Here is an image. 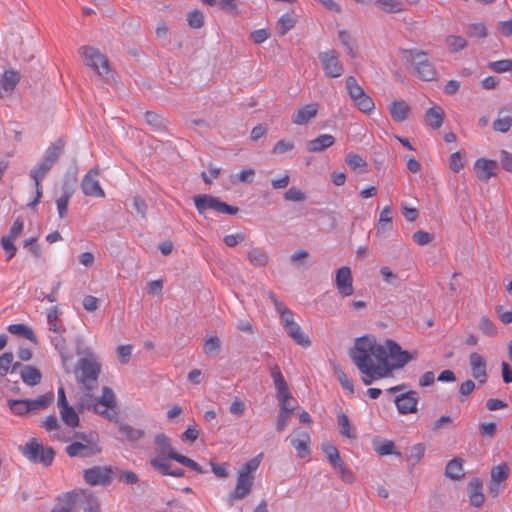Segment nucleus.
Here are the masks:
<instances>
[{
    "mask_svg": "<svg viewBox=\"0 0 512 512\" xmlns=\"http://www.w3.org/2000/svg\"><path fill=\"white\" fill-rule=\"evenodd\" d=\"M133 347L129 344L119 345L116 348V354L121 364H128L132 355Z\"/></svg>",
    "mask_w": 512,
    "mask_h": 512,
    "instance_id": "603ef678",
    "label": "nucleus"
},
{
    "mask_svg": "<svg viewBox=\"0 0 512 512\" xmlns=\"http://www.w3.org/2000/svg\"><path fill=\"white\" fill-rule=\"evenodd\" d=\"M335 144V137L331 134H321L307 142L306 148L310 153H319Z\"/></svg>",
    "mask_w": 512,
    "mask_h": 512,
    "instance_id": "393cba45",
    "label": "nucleus"
},
{
    "mask_svg": "<svg viewBox=\"0 0 512 512\" xmlns=\"http://www.w3.org/2000/svg\"><path fill=\"white\" fill-rule=\"evenodd\" d=\"M375 4L385 13H400L404 11V5L397 0H377Z\"/></svg>",
    "mask_w": 512,
    "mask_h": 512,
    "instance_id": "ea45409f",
    "label": "nucleus"
},
{
    "mask_svg": "<svg viewBox=\"0 0 512 512\" xmlns=\"http://www.w3.org/2000/svg\"><path fill=\"white\" fill-rule=\"evenodd\" d=\"M7 330L13 335L20 336L30 340L33 343H37V338L33 330L25 324H11L7 327Z\"/></svg>",
    "mask_w": 512,
    "mask_h": 512,
    "instance_id": "473e14b6",
    "label": "nucleus"
},
{
    "mask_svg": "<svg viewBox=\"0 0 512 512\" xmlns=\"http://www.w3.org/2000/svg\"><path fill=\"white\" fill-rule=\"evenodd\" d=\"M424 454L425 445L422 443H417L411 447L408 460L411 461L413 465H415L424 457Z\"/></svg>",
    "mask_w": 512,
    "mask_h": 512,
    "instance_id": "13d9d810",
    "label": "nucleus"
},
{
    "mask_svg": "<svg viewBox=\"0 0 512 512\" xmlns=\"http://www.w3.org/2000/svg\"><path fill=\"white\" fill-rule=\"evenodd\" d=\"M509 474L510 468L507 463H500L491 469L488 489L493 497H497L503 491Z\"/></svg>",
    "mask_w": 512,
    "mask_h": 512,
    "instance_id": "2eb2a0df",
    "label": "nucleus"
},
{
    "mask_svg": "<svg viewBox=\"0 0 512 512\" xmlns=\"http://www.w3.org/2000/svg\"><path fill=\"white\" fill-rule=\"evenodd\" d=\"M270 373H271V377L273 379L275 388H281V387L287 386V382L284 379L278 365H274L273 367H271Z\"/></svg>",
    "mask_w": 512,
    "mask_h": 512,
    "instance_id": "69168bd1",
    "label": "nucleus"
},
{
    "mask_svg": "<svg viewBox=\"0 0 512 512\" xmlns=\"http://www.w3.org/2000/svg\"><path fill=\"white\" fill-rule=\"evenodd\" d=\"M154 444L159 456L175 460L199 474L205 473V470L197 462L187 456L175 452L172 448L170 438L164 433H159L155 436Z\"/></svg>",
    "mask_w": 512,
    "mask_h": 512,
    "instance_id": "0eeeda50",
    "label": "nucleus"
},
{
    "mask_svg": "<svg viewBox=\"0 0 512 512\" xmlns=\"http://www.w3.org/2000/svg\"><path fill=\"white\" fill-rule=\"evenodd\" d=\"M446 44L451 52H458L467 46L466 40L457 35H450L446 38Z\"/></svg>",
    "mask_w": 512,
    "mask_h": 512,
    "instance_id": "8fccbe9b",
    "label": "nucleus"
},
{
    "mask_svg": "<svg viewBox=\"0 0 512 512\" xmlns=\"http://www.w3.org/2000/svg\"><path fill=\"white\" fill-rule=\"evenodd\" d=\"M78 54L83 63L92 69L99 76L107 75L110 72L109 61L107 57L97 48L84 45L78 49Z\"/></svg>",
    "mask_w": 512,
    "mask_h": 512,
    "instance_id": "1a4fd4ad",
    "label": "nucleus"
},
{
    "mask_svg": "<svg viewBox=\"0 0 512 512\" xmlns=\"http://www.w3.org/2000/svg\"><path fill=\"white\" fill-rule=\"evenodd\" d=\"M348 95L354 106L364 114H372L375 109L373 99L364 91L353 76H348L345 81Z\"/></svg>",
    "mask_w": 512,
    "mask_h": 512,
    "instance_id": "6e6552de",
    "label": "nucleus"
},
{
    "mask_svg": "<svg viewBox=\"0 0 512 512\" xmlns=\"http://www.w3.org/2000/svg\"><path fill=\"white\" fill-rule=\"evenodd\" d=\"M489 67L497 73L508 72L512 70V60L504 59L494 61L489 64Z\"/></svg>",
    "mask_w": 512,
    "mask_h": 512,
    "instance_id": "e2e57ef3",
    "label": "nucleus"
},
{
    "mask_svg": "<svg viewBox=\"0 0 512 512\" xmlns=\"http://www.w3.org/2000/svg\"><path fill=\"white\" fill-rule=\"evenodd\" d=\"M187 21L191 28L199 29L204 24V16L201 11L193 10L187 15Z\"/></svg>",
    "mask_w": 512,
    "mask_h": 512,
    "instance_id": "6e6d98bb",
    "label": "nucleus"
},
{
    "mask_svg": "<svg viewBox=\"0 0 512 512\" xmlns=\"http://www.w3.org/2000/svg\"><path fill=\"white\" fill-rule=\"evenodd\" d=\"M394 402L400 414H412L417 412L418 394L416 391H408L396 396Z\"/></svg>",
    "mask_w": 512,
    "mask_h": 512,
    "instance_id": "412c9836",
    "label": "nucleus"
},
{
    "mask_svg": "<svg viewBox=\"0 0 512 512\" xmlns=\"http://www.w3.org/2000/svg\"><path fill=\"white\" fill-rule=\"evenodd\" d=\"M64 147L65 141L61 138L57 139L46 149L43 158L31 169L30 177L34 182L36 195L29 206L35 207L40 202L43 195L41 182L60 157Z\"/></svg>",
    "mask_w": 512,
    "mask_h": 512,
    "instance_id": "f03ea898",
    "label": "nucleus"
},
{
    "mask_svg": "<svg viewBox=\"0 0 512 512\" xmlns=\"http://www.w3.org/2000/svg\"><path fill=\"white\" fill-rule=\"evenodd\" d=\"M319 108L318 103H309L299 107L291 116L292 123L299 126L309 123L317 116Z\"/></svg>",
    "mask_w": 512,
    "mask_h": 512,
    "instance_id": "4be33fe9",
    "label": "nucleus"
},
{
    "mask_svg": "<svg viewBox=\"0 0 512 512\" xmlns=\"http://www.w3.org/2000/svg\"><path fill=\"white\" fill-rule=\"evenodd\" d=\"M70 200L69 194H64L56 201L57 210L60 218H65L68 213V204Z\"/></svg>",
    "mask_w": 512,
    "mask_h": 512,
    "instance_id": "0e129e2a",
    "label": "nucleus"
},
{
    "mask_svg": "<svg viewBox=\"0 0 512 512\" xmlns=\"http://www.w3.org/2000/svg\"><path fill=\"white\" fill-rule=\"evenodd\" d=\"M353 363L361 372V380L365 385L373 381L393 376L395 370L403 368L417 358V352L410 353L393 341L377 343L373 336L357 338L349 353Z\"/></svg>",
    "mask_w": 512,
    "mask_h": 512,
    "instance_id": "f257e3e1",
    "label": "nucleus"
},
{
    "mask_svg": "<svg viewBox=\"0 0 512 512\" xmlns=\"http://www.w3.org/2000/svg\"><path fill=\"white\" fill-rule=\"evenodd\" d=\"M497 162L494 160L479 158L474 163V171L477 178L482 182H487L496 175Z\"/></svg>",
    "mask_w": 512,
    "mask_h": 512,
    "instance_id": "5701e85b",
    "label": "nucleus"
},
{
    "mask_svg": "<svg viewBox=\"0 0 512 512\" xmlns=\"http://www.w3.org/2000/svg\"><path fill=\"white\" fill-rule=\"evenodd\" d=\"M335 285L342 297H349L353 294V278L350 267L342 266L336 271Z\"/></svg>",
    "mask_w": 512,
    "mask_h": 512,
    "instance_id": "a211bd4d",
    "label": "nucleus"
},
{
    "mask_svg": "<svg viewBox=\"0 0 512 512\" xmlns=\"http://www.w3.org/2000/svg\"><path fill=\"white\" fill-rule=\"evenodd\" d=\"M99 169H90L82 179L81 189L82 192L89 197L104 198L105 191L102 189L98 180Z\"/></svg>",
    "mask_w": 512,
    "mask_h": 512,
    "instance_id": "dca6fc26",
    "label": "nucleus"
},
{
    "mask_svg": "<svg viewBox=\"0 0 512 512\" xmlns=\"http://www.w3.org/2000/svg\"><path fill=\"white\" fill-rule=\"evenodd\" d=\"M338 425L340 427V433L347 438H355V434L352 431L350 421L346 414L340 413L338 415Z\"/></svg>",
    "mask_w": 512,
    "mask_h": 512,
    "instance_id": "09e8293b",
    "label": "nucleus"
},
{
    "mask_svg": "<svg viewBox=\"0 0 512 512\" xmlns=\"http://www.w3.org/2000/svg\"><path fill=\"white\" fill-rule=\"evenodd\" d=\"M11 411L16 415H23L30 412L28 400H12L9 402Z\"/></svg>",
    "mask_w": 512,
    "mask_h": 512,
    "instance_id": "4d7b16f0",
    "label": "nucleus"
},
{
    "mask_svg": "<svg viewBox=\"0 0 512 512\" xmlns=\"http://www.w3.org/2000/svg\"><path fill=\"white\" fill-rule=\"evenodd\" d=\"M374 450L380 456L401 454L395 450V444L391 440H383L374 444Z\"/></svg>",
    "mask_w": 512,
    "mask_h": 512,
    "instance_id": "a19ab883",
    "label": "nucleus"
},
{
    "mask_svg": "<svg viewBox=\"0 0 512 512\" xmlns=\"http://www.w3.org/2000/svg\"><path fill=\"white\" fill-rule=\"evenodd\" d=\"M82 505L83 512H101L100 503L95 495L85 489V494L81 495L80 504Z\"/></svg>",
    "mask_w": 512,
    "mask_h": 512,
    "instance_id": "72a5a7b5",
    "label": "nucleus"
},
{
    "mask_svg": "<svg viewBox=\"0 0 512 512\" xmlns=\"http://www.w3.org/2000/svg\"><path fill=\"white\" fill-rule=\"evenodd\" d=\"M469 366L472 377L478 381L479 384L486 383L488 379L487 361L484 356L478 352H472L469 355Z\"/></svg>",
    "mask_w": 512,
    "mask_h": 512,
    "instance_id": "aec40b11",
    "label": "nucleus"
},
{
    "mask_svg": "<svg viewBox=\"0 0 512 512\" xmlns=\"http://www.w3.org/2000/svg\"><path fill=\"white\" fill-rule=\"evenodd\" d=\"M290 444L294 447L299 458H306L310 456L311 439L309 433L305 431L295 432V436L291 437Z\"/></svg>",
    "mask_w": 512,
    "mask_h": 512,
    "instance_id": "b1692460",
    "label": "nucleus"
},
{
    "mask_svg": "<svg viewBox=\"0 0 512 512\" xmlns=\"http://www.w3.org/2000/svg\"><path fill=\"white\" fill-rule=\"evenodd\" d=\"M346 163L352 170L361 169L364 171L367 166V163L365 162V160L361 156H359L358 154H355V153H349L347 155Z\"/></svg>",
    "mask_w": 512,
    "mask_h": 512,
    "instance_id": "5fc2aeb1",
    "label": "nucleus"
},
{
    "mask_svg": "<svg viewBox=\"0 0 512 512\" xmlns=\"http://www.w3.org/2000/svg\"><path fill=\"white\" fill-rule=\"evenodd\" d=\"M101 365L93 355L78 360L75 368V377L81 388L91 392L98 386V377Z\"/></svg>",
    "mask_w": 512,
    "mask_h": 512,
    "instance_id": "39448f33",
    "label": "nucleus"
},
{
    "mask_svg": "<svg viewBox=\"0 0 512 512\" xmlns=\"http://www.w3.org/2000/svg\"><path fill=\"white\" fill-rule=\"evenodd\" d=\"M221 349V341L217 336H210L203 344V351L206 355H216Z\"/></svg>",
    "mask_w": 512,
    "mask_h": 512,
    "instance_id": "37998d69",
    "label": "nucleus"
},
{
    "mask_svg": "<svg viewBox=\"0 0 512 512\" xmlns=\"http://www.w3.org/2000/svg\"><path fill=\"white\" fill-rule=\"evenodd\" d=\"M20 81V74L16 70H5L0 80L1 88L8 93H11Z\"/></svg>",
    "mask_w": 512,
    "mask_h": 512,
    "instance_id": "c756f323",
    "label": "nucleus"
},
{
    "mask_svg": "<svg viewBox=\"0 0 512 512\" xmlns=\"http://www.w3.org/2000/svg\"><path fill=\"white\" fill-rule=\"evenodd\" d=\"M295 26V20L290 14L282 15L277 21V31L280 36L285 35Z\"/></svg>",
    "mask_w": 512,
    "mask_h": 512,
    "instance_id": "c03bdc74",
    "label": "nucleus"
},
{
    "mask_svg": "<svg viewBox=\"0 0 512 512\" xmlns=\"http://www.w3.org/2000/svg\"><path fill=\"white\" fill-rule=\"evenodd\" d=\"M334 371H335L337 380L339 381V383L341 384L343 389L347 390L351 395H353L354 394L353 381L339 367H336Z\"/></svg>",
    "mask_w": 512,
    "mask_h": 512,
    "instance_id": "3c124183",
    "label": "nucleus"
},
{
    "mask_svg": "<svg viewBox=\"0 0 512 512\" xmlns=\"http://www.w3.org/2000/svg\"><path fill=\"white\" fill-rule=\"evenodd\" d=\"M263 458V453L242 464L236 472V483L228 495V501L232 505L235 501L246 498L253 489L255 474Z\"/></svg>",
    "mask_w": 512,
    "mask_h": 512,
    "instance_id": "7ed1b4c3",
    "label": "nucleus"
},
{
    "mask_svg": "<svg viewBox=\"0 0 512 512\" xmlns=\"http://www.w3.org/2000/svg\"><path fill=\"white\" fill-rule=\"evenodd\" d=\"M287 334L302 347H308L310 345L309 338L302 332L300 326L295 322L291 326L285 328Z\"/></svg>",
    "mask_w": 512,
    "mask_h": 512,
    "instance_id": "f704fd0d",
    "label": "nucleus"
},
{
    "mask_svg": "<svg viewBox=\"0 0 512 512\" xmlns=\"http://www.w3.org/2000/svg\"><path fill=\"white\" fill-rule=\"evenodd\" d=\"M14 355L11 352L3 353L0 356V376H6L11 368H15L17 364L13 363Z\"/></svg>",
    "mask_w": 512,
    "mask_h": 512,
    "instance_id": "49530a36",
    "label": "nucleus"
},
{
    "mask_svg": "<svg viewBox=\"0 0 512 512\" xmlns=\"http://www.w3.org/2000/svg\"><path fill=\"white\" fill-rule=\"evenodd\" d=\"M443 120L444 111L439 106H433L429 108L424 115V121L426 125L433 129H439L443 124Z\"/></svg>",
    "mask_w": 512,
    "mask_h": 512,
    "instance_id": "cd10ccee",
    "label": "nucleus"
},
{
    "mask_svg": "<svg viewBox=\"0 0 512 512\" xmlns=\"http://www.w3.org/2000/svg\"><path fill=\"white\" fill-rule=\"evenodd\" d=\"M401 57L412 64L413 73L421 80L432 81L435 79L436 71L426 52L416 49H403L401 50Z\"/></svg>",
    "mask_w": 512,
    "mask_h": 512,
    "instance_id": "423d86ee",
    "label": "nucleus"
},
{
    "mask_svg": "<svg viewBox=\"0 0 512 512\" xmlns=\"http://www.w3.org/2000/svg\"><path fill=\"white\" fill-rule=\"evenodd\" d=\"M40 371L33 366H25L21 370V378L29 386L37 385L41 381Z\"/></svg>",
    "mask_w": 512,
    "mask_h": 512,
    "instance_id": "c9c22d12",
    "label": "nucleus"
},
{
    "mask_svg": "<svg viewBox=\"0 0 512 512\" xmlns=\"http://www.w3.org/2000/svg\"><path fill=\"white\" fill-rule=\"evenodd\" d=\"M469 500L475 507H481L484 503L483 485L479 478H473L468 485Z\"/></svg>",
    "mask_w": 512,
    "mask_h": 512,
    "instance_id": "bb28decb",
    "label": "nucleus"
},
{
    "mask_svg": "<svg viewBox=\"0 0 512 512\" xmlns=\"http://www.w3.org/2000/svg\"><path fill=\"white\" fill-rule=\"evenodd\" d=\"M467 33L470 37L484 38L487 36V30L483 23H474L468 25Z\"/></svg>",
    "mask_w": 512,
    "mask_h": 512,
    "instance_id": "680f3d73",
    "label": "nucleus"
},
{
    "mask_svg": "<svg viewBox=\"0 0 512 512\" xmlns=\"http://www.w3.org/2000/svg\"><path fill=\"white\" fill-rule=\"evenodd\" d=\"M85 494V489H74L58 495L56 505L63 512H75L76 507L80 504L81 495Z\"/></svg>",
    "mask_w": 512,
    "mask_h": 512,
    "instance_id": "6ab92c4d",
    "label": "nucleus"
},
{
    "mask_svg": "<svg viewBox=\"0 0 512 512\" xmlns=\"http://www.w3.org/2000/svg\"><path fill=\"white\" fill-rule=\"evenodd\" d=\"M54 401V394L53 392H48L46 394H43L39 396L37 399L34 400H28L30 411H39L42 409L47 408L49 405H51Z\"/></svg>",
    "mask_w": 512,
    "mask_h": 512,
    "instance_id": "e433bc0d",
    "label": "nucleus"
},
{
    "mask_svg": "<svg viewBox=\"0 0 512 512\" xmlns=\"http://www.w3.org/2000/svg\"><path fill=\"white\" fill-rule=\"evenodd\" d=\"M322 451L325 454V456L327 457L331 466L334 468L336 473L339 475V477L343 481H345L347 483H351L353 481V474L351 473V471L346 467V465L342 461L339 451L336 448V446H334L331 443H324L322 445Z\"/></svg>",
    "mask_w": 512,
    "mask_h": 512,
    "instance_id": "ddd939ff",
    "label": "nucleus"
},
{
    "mask_svg": "<svg viewBox=\"0 0 512 512\" xmlns=\"http://www.w3.org/2000/svg\"><path fill=\"white\" fill-rule=\"evenodd\" d=\"M112 466H93L83 470V479L90 486H109L113 481Z\"/></svg>",
    "mask_w": 512,
    "mask_h": 512,
    "instance_id": "9b49d317",
    "label": "nucleus"
},
{
    "mask_svg": "<svg viewBox=\"0 0 512 512\" xmlns=\"http://www.w3.org/2000/svg\"><path fill=\"white\" fill-rule=\"evenodd\" d=\"M284 199L292 202H302L306 199V195L299 188L291 187L285 192Z\"/></svg>",
    "mask_w": 512,
    "mask_h": 512,
    "instance_id": "052dcab7",
    "label": "nucleus"
},
{
    "mask_svg": "<svg viewBox=\"0 0 512 512\" xmlns=\"http://www.w3.org/2000/svg\"><path fill=\"white\" fill-rule=\"evenodd\" d=\"M80 406L108 420H114L118 415L116 395L114 391L107 386L102 388L101 396L98 398L93 399L90 396V392H87L85 397L81 399Z\"/></svg>",
    "mask_w": 512,
    "mask_h": 512,
    "instance_id": "20e7f679",
    "label": "nucleus"
},
{
    "mask_svg": "<svg viewBox=\"0 0 512 512\" xmlns=\"http://www.w3.org/2000/svg\"><path fill=\"white\" fill-rule=\"evenodd\" d=\"M62 421L65 425L76 428L79 425V416L75 409L71 406L64 405L58 408Z\"/></svg>",
    "mask_w": 512,
    "mask_h": 512,
    "instance_id": "2f4dec72",
    "label": "nucleus"
},
{
    "mask_svg": "<svg viewBox=\"0 0 512 512\" xmlns=\"http://www.w3.org/2000/svg\"><path fill=\"white\" fill-rule=\"evenodd\" d=\"M318 58L326 77L338 78L343 74L344 67L336 50L331 49L321 52L319 53Z\"/></svg>",
    "mask_w": 512,
    "mask_h": 512,
    "instance_id": "4468645a",
    "label": "nucleus"
},
{
    "mask_svg": "<svg viewBox=\"0 0 512 512\" xmlns=\"http://www.w3.org/2000/svg\"><path fill=\"white\" fill-rule=\"evenodd\" d=\"M445 475L452 480H459L464 476L463 460L454 458L445 467Z\"/></svg>",
    "mask_w": 512,
    "mask_h": 512,
    "instance_id": "7c9ffc66",
    "label": "nucleus"
},
{
    "mask_svg": "<svg viewBox=\"0 0 512 512\" xmlns=\"http://www.w3.org/2000/svg\"><path fill=\"white\" fill-rule=\"evenodd\" d=\"M339 40L341 44L345 47L346 52L351 56H356L355 43L348 31L341 30L339 32Z\"/></svg>",
    "mask_w": 512,
    "mask_h": 512,
    "instance_id": "a18cd8bd",
    "label": "nucleus"
},
{
    "mask_svg": "<svg viewBox=\"0 0 512 512\" xmlns=\"http://www.w3.org/2000/svg\"><path fill=\"white\" fill-rule=\"evenodd\" d=\"M412 238L413 241L420 246L427 245L432 241V235L422 230L413 233Z\"/></svg>",
    "mask_w": 512,
    "mask_h": 512,
    "instance_id": "774afa93",
    "label": "nucleus"
},
{
    "mask_svg": "<svg viewBox=\"0 0 512 512\" xmlns=\"http://www.w3.org/2000/svg\"><path fill=\"white\" fill-rule=\"evenodd\" d=\"M392 219V208L390 206H385L379 216L378 229L383 232L390 230L392 226Z\"/></svg>",
    "mask_w": 512,
    "mask_h": 512,
    "instance_id": "79ce46f5",
    "label": "nucleus"
},
{
    "mask_svg": "<svg viewBox=\"0 0 512 512\" xmlns=\"http://www.w3.org/2000/svg\"><path fill=\"white\" fill-rule=\"evenodd\" d=\"M389 112L395 122L401 123L407 119L410 106L404 100H394L389 105Z\"/></svg>",
    "mask_w": 512,
    "mask_h": 512,
    "instance_id": "a878e982",
    "label": "nucleus"
},
{
    "mask_svg": "<svg viewBox=\"0 0 512 512\" xmlns=\"http://www.w3.org/2000/svg\"><path fill=\"white\" fill-rule=\"evenodd\" d=\"M269 297L273 302L276 311L280 314L284 328L294 324L295 321L292 311L288 309L282 302H280L272 292L269 293Z\"/></svg>",
    "mask_w": 512,
    "mask_h": 512,
    "instance_id": "c85d7f7f",
    "label": "nucleus"
},
{
    "mask_svg": "<svg viewBox=\"0 0 512 512\" xmlns=\"http://www.w3.org/2000/svg\"><path fill=\"white\" fill-rule=\"evenodd\" d=\"M119 432L123 437L131 442L141 439L145 434L142 429L134 428L128 424H120Z\"/></svg>",
    "mask_w": 512,
    "mask_h": 512,
    "instance_id": "58836bf2",
    "label": "nucleus"
},
{
    "mask_svg": "<svg viewBox=\"0 0 512 512\" xmlns=\"http://www.w3.org/2000/svg\"><path fill=\"white\" fill-rule=\"evenodd\" d=\"M166 457L157 456L150 460L151 466L157 470L160 474L169 476L171 471V465L166 461Z\"/></svg>",
    "mask_w": 512,
    "mask_h": 512,
    "instance_id": "de8ad7c7",
    "label": "nucleus"
},
{
    "mask_svg": "<svg viewBox=\"0 0 512 512\" xmlns=\"http://www.w3.org/2000/svg\"><path fill=\"white\" fill-rule=\"evenodd\" d=\"M479 329L487 336H495L497 334V327L487 316L480 318Z\"/></svg>",
    "mask_w": 512,
    "mask_h": 512,
    "instance_id": "864d4df0",
    "label": "nucleus"
},
{
    "mask_svg": "<svg viewBox=\"0 0 512 512\" xmlns=\"http://www.w3.org/2000/svg\"><path fill=\"white\" fill-rule=\"evenodd\" d=\"M100 452L101 447L97 441H88L87 443L75 441L66 447V453L70 457H92Z\"/></svg>",
    "mask_w": 512,
    "mask_h": 512,
    "instance_id": "f3484780",
    "label": "nucleus"
},
{
    "mask_svg": "<svg viewBox=\"0 0 512 512\" xmlns=\"http://www.w3.org/2000/svg\"><path fill=\"white\" fill-rule=\"evenodd\" d=\"M294 149V143L287 140H279L273 147L272 153L280 155Z\"/></svg>",
    "mask_w": 512,
    "mask_h": 512,
    "instance_id": "338daca9",
    "label": "nucleus"
},
{
    "mask_svg": "<svg viewBox=\"0 0 512 512\" xmlns=\"http://www.w3.org/2000/svg\"><path fill=\"white\" fill-rule=\"evenodd\" d=\"M248 259H249V262L253 266L263 267V266L267 265L269 257L267 255V253L262 251L261 249L252 248L248 252Z\"/></svg>",
    "mask_w": 512,
    "mask_h": 512,
    "instance_id": "4c0bfd02",
    "label": "nucleus"
},
{
    "mask_svg": "<svg viewBox=\"0 0 512 512\" xmlns=\"http://www.w3.org/2000/svg\"><path fill=\"white\" fill-rule=\"evenodd\" d=\"M195 207L200 214H204L207 209H211L223 214L235 215L238 208L230 206L219 199L209 196L200 195L194 198Z\"/></svg>",
    "mask_w": 512,
    "mask_h": 512,
    "instance_id": "f8f14e48",
    "label": "nucleus"
},
{
    "mask_svg": "<svg viewBox=\"0 0 512 512\" xmlns=\"http://www.w3.org/2000/svg\"><path fill=\"white\" fill-rule=\"evenodd\" d=\"M511 126L512 117L510 116L499 117L493 122V129L501 133L507 132Z\"/></svg>",
    "mask_w": 512,
    "mask_h": 512,
    "instance_id": "bf43d9fd",
    "label": "nucleus"
},
{
    "mask_svg": "<svg viewBox=\"0 0 512 512\" xmlns=\"http://www.w3.org/2000/svg\"><path fill=\"white\" fill-rule=\"evenodd\" d=\"M20 451L29 461L46 466L52 463L55 455L51 447H44L35 438L30 439Z\"/></svg>",
    "mask_w": 512,
    "mask_h": 512,
    "instance_id": "9d476101",
    "label": "nucleus"
}]
</instances>
